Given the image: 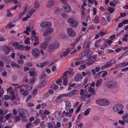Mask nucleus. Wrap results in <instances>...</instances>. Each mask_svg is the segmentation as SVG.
<instances>
[{"mask_svg": "<svg viewBox=\"0 0 128 128\" xmlns=\"http://www.w3.org/2000/svg\"><path fill=\"white\" fill-rule=\"evenodd\" d=\"M123 108L124 106L123 105L119 104L115 105L112 108L113 110L115 112H117L120 110H123Z\"/></svg>", "mask_w": 128, "mask_h": 128, "instance_id": "5", "label": "nucleus"}, {"mask_svg": "<svg viewBox=\"0 0 128 128\" xmlns=\"http://www.w3.org/2000/svg\"><path fill=\"white\" fill-rule=\"evenodd\" d=\"M88 50L83 51L80 54L79 56L80 57H82L86 56L87 54Z\"/></svg>", "mask_w": 128, "mask_h": 128, "instance_id": "18", "label": "nucleus"}, {"mask_svg": "<svg viewBox=\"0 0 128 128\" xmlns=\"http://www.w3.org/2000/svg\"><path fill=\"white\" fill-rule=\"evenodd\" d=\"M109 62H110V64L111 65H112V64H114L115 63L116 60L114 59H113Z\"/></svg>", "mask_w": 128, "mask_h": 128, "instance_id": "48", "label": "nucleus"}, {"mask_svg": "<svg viewBox=\"0 0 128 128\" xmlns=\"http://www.w3.org/2000/svg\"><path fill=\"white\" fill-rule=\"evenodd\" d=\"M34 68H31L30 70L29 71V74H30L31 72H34Z\"/></svg>", "mask_w": 128, "mask_h": 128, "instance_id": "63", "label": "nucleus"}, {"mask_svg": "<svg viewBox=\"0 0 128 128\" xmlns=\"http://www.w3.org/2000/svg\"><path fill=\"white\" fill-rule=\"evenodd\" d=\"M51 38V37L50 36H47L46 38V41L48 42H50Z\"/></svg>", "mask_w": 128, "mask_h": 128, "instance_id": "46", "label": "nucleus"}, {"mask_svg": "<svg viewBox=\"0 0 128 128\" xmlns=\"http://www.w3.org/2000/svg\"><path fill=\"white\" fill-rule=\"evenodd\" d=\"M34 7L36 8H37L39 6V3L38 1L36 2L34 4Z\"/></svg>", "mask_w": 128, "mask_h": 128, "instance_id": "36", "label": "nucleus"}, {"mask_svg": "<svg viewBox=\"0 0 128 128\" xmlns=\"http://www.w3.org/2000/svg\"><path fill=\"white\" fill-rule=\"evenodd\" d=\"M24 48V46L22 44H19L18 46L16 47V48L19 49L20 50H23Z\"/></svg>", "mask_w": 128, "mask_h": 128, "instance_id": "24", "label": "nucleus"}, {"mask_svg": "<svg viewBox=\"0 0 128 128\" xmlns=\"http://www.w3.org/2000/svg\"><path fill=\"white\" fill-rule=\"evenodd\" d=\"M60 46L58 43H54L49 44L48 47L47 52L49 53H52L56 49H57Z\"/></svg>", "mask_w": 128, "mask_h": 128, "instance_id": "2", "label": "nucleus"}, {"mask_svg": "<svg viewBox=\"0 0 128 128\" xmlns=\"http://www.w3.org/2000/svg\"><path fill=\"white\" fill-rule=\"evenodd\" d=\"M54 0H48L46 4V6L47 8H50L54 5Z\"/></svg>", "mask_w": 128, "mask_h": 128, "instance_id": "15", "label": "nucleus"}, {"mask_svg": "<svg viewBox=\"0 0 128 128\" xmlns=\"http://www.w3.org/2000/svg\"><path fill=\"white\" fill-rule=\"evenodd\" d=\"M66 104V110H68L70 108L71 106L70 102L68 100H66L65 102Z\"/></svg>", "mask_w": 128, "mask_h": 128, "instance_id": "14", "label": "nucleus"}, {"mask_svg": "<svg viewBox=\"0 0 128 128\" xmlns=\"http://www.w3.org/2000/svg\"><path fill=\"white\" fill-rule=\"evenodd\" d=\"M82 105V104L80 105L78 108L77 109V110H76V113H78L80 110V108H81V107Z\"/></svg>", "mask_w": 128, "mask_h": 128, "instance_id": "47", "label": "nucleus"}, {"mask_svg": "<svg viewBox=\"0 0 128 128\" xmlns=\"http://www.w3.org/2000/svg\"><path fill=\"white\" fill-rule=\"evenodd\" d=\"M61 112H59L58 111L55 112V115L56 118L58 120H60L61 118Z\"/></svg>", "mask_w": 128, "mask_h": 128, "instance_id": "12", "label": "nucleus"}, {"mask_svg": "<svg viewBox=\"0 0 128 128\" xmlns=\"http://www.w3.org/2000/svg\"><path fill=\"white\" fill-rule=\"evenodd\" d=\"M4 98L6 100H9L10 98L11 97L10 96H8L7 95H6L5 96Z\"/></svg>", "mask_w": 128, "mask_h": 128, "instance_id": "53", "label": "nucleus"}, {"mask_svg": "<svg viewBox=\"0 0 128 128\" xmlns=\"http://www.w3.org/2000/svg\"><path fill=\"white\" fill-rule=\"evenodd\" d=\"M62 4H63L66 6H64V8L65 10V12H66L68 13L70 12L71 11V7L68 5L67 4V0H60Z\"/></svg>", "mask_w": 128, "mask_h": 128, "instance_id": "3", "label": "nucleus"}, {"mask_svg": "<svg viewBox=\"0 0 128 128\" xmlns=\"http://www.w3.org/2000/svg\"><path fill=\"white\" fill-rule=\"evenodd\" d=\"M2 49L5 52V54H8L10 52V47L8 46H4L2 47Z\"/></svg>", "mask_w": 128, "mask_h": 128, "instance_id": "9", "label": "nucleus"}, {"mask_svg": "<svg viewBox=\"0 0 128 128\" xmlns=\"http://www.w3.org/2000/svg\"><path fill=\"white\" fill-rule=\"evenodd\" d=\"M67 31L68 35L70 36L74 37L76 36V32L72 29V28H68L67 29Z\"/></svg>", "mask_w": 128, "mask_h": 128, "instance_id": "7", "label": "nucleus"}, {"mask_svg": "<svg viewBox=\"0 0 128 128\" xmlns=\"http://www.w3.org/2000/svg\"><path fill=\"white\" fill-rule=\"evenodd\" d=\"M108 46L106 44H104V45H102V46L100 48V49L103 50L105 48H106Z\"/></svg>", "mask_w": 128, "mask_h": 128, "instance_id": "40", "label": "nucleus"}, {"mask_svg": "<svg viewBox=\"0 0 128 128\" xmlns=\"http://www.w3.org/2000/svg\"><path fill=\"white\" fill-rule=\"evenodd\" d=\"M126 15V12L120 13V16L122 17H124Z\"/></svg>", "mask_w": 128, "mask_h": 128, "instance_id": "60", "label": "nucleus"}, {"mask_svg": "<svg viewBox=\"0 0 128 128\" xmlns=\"http://www.w3.org/2000/svg\"><path fill=\"white\" fill-rule=\"evenodd\" d=\"M11 114L10 113L9 114H7L6 115V118L7 120H8L10 119V117Z\"/></svg>", "mask_w": 128, "mask_h": 128, "instance_id": "42", "label": "nucleus"}, {"mask_svg": "<svg viewBox=\"0 0 128 128\" xmlns=\"http://www.w3.org/2000/svg\"><path fill=\"white\" fill-rule=\"evenodd\" d=\"M65 114L66 116H68L69 114L68 112H66L65 110H64L63 112V115Z\"/></svg>", "mask_w": 128, "mask_h": 128, "instance_id": "59", "label": "nucleus"}, {"mask_svg": "<svg viewBox=\"0 0 128 128\" xmlns=\"http://www.w3.org/2000/svg\"><path fill=\"white\" fill-rule=\"evenodd\" d=\"M56 83L59 85L60 86V83L62 82V80L60 79L57 80L56 82Z\"/></svg>", "mask_w": 128, "mask_h": 128, "instance_id": "52", "label": "nucleus"}, {"mask_svg": "<svg viewBox=\"0 0 128 128\" xmlns=\"http://www.w3.org/2000/svg\"><path fill=\"white\" fill-rule=\"evenodd\" d=\"M102 25H106L108 24V22L106 20L105 18L104 17L102 18Z\"/></svg>", "mask_w": 128, "mask_h": 128, "instance_id": "28", "label": "nucleus"}, {"mask_svg": "<svg viewBox=\"0 0 128 128\" xmlns=\"http://www.w3.org/2000/svg\"><path fill=\"white\" fill-rule=\"evenodd\" d=\"M64 96V94L60 95L57 98V100H59L63 97Z\"/></svg>", "mask_w": 128, "mask_h": 128, "instance_id": "56", "label": "nucleus"}, {"mask_svg": "<svg viewBox=\"0 0 128 128\" xmlns=\"http://www.w3.org/2000/svg\"><path fill=\"white\" fill-rule=\"evenodd\" d=\"M8 26L9 27V28H10L13 27H14L15 25L12 24V23H10L8 24Z\"/></svg>", "mask_w": 128, "mask_h": 128, "instance_id": "61", "label": "nucleus"}, {"mask_svg": "<svg viewBox=\"0 0 128 128\" xmlns=\"http://www.w3.org/2000/svg\"><path fill=\"white\" fill-rule=\"evenodd\" d=\"M48 128H53V126L52 124L50 123H49L48 124Z\"/></svg>", "mask_w": 128, "mask_h": 128, "instance_id": "64", "label": "nucleus"}, {"mask_svg": "<svg viewBox=\"0 0 128 128\" xmlns=\"http://www.w3.org/2000/svg\"><path fill=\"white\" fill-rule=\"evenodd\" d=\"M29 74L30 76H36L37 74L36 72H31Z\"/></svg>", "mask_w": 128, "mask_h": 128, "instance_id": "41", "label": "nucleus"}, {"mask_svg": "<svg viewBox=\"0 0 128 128\" xmlns=\"http://www.w3.org/2000/svg\"><path fill=\"white\" fill-rule=\"evenodd\" d=\"M102 82V80L101 79H100L99 80L97 81L96 82V86L97 87L100 86L101 85Z\"/></svg>", "mask_w": 128, "mask_h": 128, "instance_id": "25", "label": "nucleus"}, {"mask_svg": "<svg viewBox=\"0 0 128 128\" xmlns=\"http://www.w3.org/2000/svg\"><path fill=\"white\" fill-rule=\"evenodd\" d=\"M18 113L19 114V116L20 117H26L23 109H19L18 110Z\"/></svg>", "mask_w": 128, "mask_h": 128, "instance_id": "11", "label": "nucleus"}, {"mask_svg": "<svg viewBox=\"0 0 128 128\" xmlns=\"http://www.w3.org/2000/svg\"><path fill=\"white\" fill-rule=\"evenodd\" d=\"M32 86H28L26 88V89L28 90H30L32 89Z\"/></svg>", "mask_w": 128, "mask_h": 128, "instance_id": "55", "label": "nucleus"}, {"mask_svg": "<svg viewBox=\"0 0 128 128\" xmlns=\"http://www.w3.org/2000/svg\"><path fill=\"white\" fill-rule=\"evenodd\" d=\"M92 54V52L91 51H89L88 50V52H87V55L88 56H90Z\"/></svg>", "mask_w": 128, "mask_h": 128, "instance_id": "62", "label": "nucleus"}, {"mask_svg": "<svg viewBox=\"0 0 128 128\" xmlns=\"http://www.w3.org/2000/svg\"><path fill=\"white\" fill-rule=\"evenodd\" d=\"M24 47L25 48V51L29 50L30 48V47L28 45Z\"/></svg>", "mask_w": 128, "mask_h": 128, "instance_id": "58", "label": "nucleus"}, {"mask_svg": "<svg viewBox=\"0 0 128 128\" xmlns=\"http://www.w3.org/2000/svg\"><path fill=\"white\" fill-rule=\"evenodd\" d=\"M48 44L46 42H44L40 46V48L43 50H45L47 47Z\"/></svg>", "mask_w": 128, "mask_h": 128, "instance_id": "16", "label": "nucleus"}, {"mask_svg": "<svg viewBox=\"0 0 128 128\" xmlns=\"http://www.w3.org/2000/svg\"><path fill=\"white\" fill-rule=\"evenodd\" d=\"M20 118L18 116H16L14 118L15 122L16 123V122L20 121Z\"/></svg>", "mask_w": 128, "mask_h": 128, "instance_id": "35", "label": "nucleus"}, {"mask_svg": "<svg viewBox=\"0 0 128 128\" xmlns=\"http://www.w3.org/2000/svg\"><path fill=\"white\" fill-rule=\"evenodd\" d=\"M6 15L8 17L12 16H13L11 13L10 10L8 9H7Z\"/></svg>", "mask_w": 128, "mask_h": 128, "instance_id": "33", "label": "nucleus"}, {"mask_svg": "<svg viewBox=\"0 0 128 128\" xmlns=\"http://www.w3.org/2000/svg\"><path fill=\"white\" fill-rule=\"evenodd\" d=\"M12 112H13V114L15 115H16L17 114V112L16 109H13L12 110Z\"/></svg>", "mask_w": 128, "mask_h": 128, "instance_id": "57", "label": "nucleus"}, {"mask_svg": "<svg viewBox=\"0 0 128 128\" xmlns=\"http://www.w3.org/2000/svg\"><path fill=\"white\" fill-rule=\"evenodd\" d=\"M91 110V109L90 108L86 109L84 113V115L85 116H87L89 114Z\"/></svg>", "mask_w": 128, "mask_h": 128, "instance_id": "26", "label": "nucleus"}, {"mask_svg": "<svg viewBox=\"0 0 128 128\" xmlns=\"http://www.w3.org/2000/svg\"><path fill=\"white\" fill-rule=\"evenodd\" d=\"M88 62H89L87 61V60H86V61L84 63V64H81V66L82 67L83 69H84L86 68V67L85 65L88 64Z\"/></svg>", "mask_w": 128, "mask_h": 128, "instance_id": "34", "label": "nucleus"}, {"mask_svg": "<svg viewBox=\"0 0 128 128\" xmlns=\"http://www.w3.org/2000/svg\"><path fill=\"white\" fill-rule=\"evenodd\" d=\"M46 84V82L44 80L42 81L41 83L38 86V88H40L44 86Z\"/></svg>", "mask_w": 128, "mask_h": 128, "instance_id": "20", "label": "nucleus"}, {"mask_svg": "<svg viewBox=\"0 0 128 128\" xmlns=\"http://www.w3.org/2000/svg\"><path fill=\"white\" fill-rule=\"evenodd\" d=\"M110 62H108L105 64L104 65L101 67V69L102 70L105 68H106L111 66L112 65Z\"/></svg>", "mask_w": 128, "mask_h": 128, "instance_id": "17", "label": "nucleus"}, {"mask_svg": "<svg viewBox=\"0 0 128 128\" xmlns=\"http://www.w3.org/2000/svg\"><path fill=\"white\" fill-rule=\"evenodd\" d=\"M94 20L95 21L96 23V24L99 23L100 21L99 19L98 16H96L94 18Z\"/></svg>", "mask_w": 128, "mask_h": 128, "instance_id": "31", "label": "nucleus"}, {"mask_svg": "<svg viewBox=\"0 0 128 128\" xmlns=\"http://www.w3.org/2000/svg\"><path fill=\"white\" fill-rule=\"evenodd\" d=\"M72 94H76L78 93V91L77 90H74L71 91Z\"/></svg>", "mask_w": 128, "mask_h": 128, "instance_id": "44", "label": "nucleus"}, {"mask_svg": "<svg viewBox=\"0 0 128 128\" xmlns=\"http://www.w3.org/2000/svg\"><path fill=\"white\" fill-rule=\"evenodd\" d=\"M96 103L102 106V100L100 99L97 100L96 101Z\"/></svg>", "mask_w": 128, "mask_h": 128, "instance_id": "23", "label": "nucleus"}, {"mask_svg": "<svg viewBox=\"0 0 128 128\" xmlns=\"http://www.w3.org/2000/svg\"><path fill=\"white\" fill-rule=\"evenodd\" d=\"M29 92L27 90L24 91L22 93V94L24 96H27Z\"/></svg>", "mask_w": 128, "mask_h": 128, "instance_id": "49", "label": "nucleus"}, {"mask_svg": "<svg viewBox=\"0 0 128 128\" xmlns=\"http://www.w3.org/2000/svg\"><path fill=\"white\" fill-rule=\"evenodd\" d=\"M30 38L28 37L24 41V43L25 44H28L30 42Z\"/></svg>", "mask_w": 128, "mask_h": 128, "instance_id": "43", "label": "nucleus"}, {"mask_svg": "<svg viewBox=\"0 0 128 128\" xmlns=\"http://www.w3.org/2000/svg\"><path fill=\"white\" fill-rule=\"evenodd\" d=\"M36 10L35 9H32L30 10L29 13V14H30V16H31Z\"/></svg>", "mask_w": 128, "mask_h": 128, "instance_id": "51", "label": "nucleus"}, {"mask_svg": "<svg viewBox=\"0 0 128 128\" xmlns=\"http://www.w3.org/2000/svg\"><path fill=\"white\" fill-rule=\"evenodd\" d=\"M108 10L109 11L110 13H113L115 10V8L113 7H109Z\"/></svg>", "mask_w": 128, "mask_h": 128, "instance_id": "27", "label": "nucleus"}, {"mask_svg": "<svg viewBox=\"0 0 128 128\" xmlns=\"http://www.w3.org/2000/svg\"><path fill=\"white\" fill-rule=\"evenodd\" d=\"M19 44V43L17 42H14L12 44V46H15L16 47L18 46Z\"/></svg>", "mask_w": 128, "mask_h": 128, "instance_id": "45", "label": "nucleus"}, {"mask_svg": "<svg viewBox=\"0 0 128 128\" xmlns=\"http://www.w3.org/2000/svg\"><path fill=\"white\" fill-rule=\"evenodd\" d=\"M63 54H64V57L66 56L69 53L66 50L65 51H64L63 52Z\"/></svg>", "mask_w": 128, "mask_h": 128, "instance_id": "50", "label": "nucleus"}, {"mask_svg": "<svg viewBox=\"0 0 128 128\" xmlns=\"http://www.w3.org/2000/svg\"><path fill=\"white\" fill-rule=\"evenodd\" d=\"M105 86L110 89L117 88H118V84L116 81L111 80L105 83Z\"/></svg>", "mask_w": 128, "mask_h": 128, "instance_id": "1", "label": "nucleus"}, {"mask_svg": "<svg viewBox=\"0 0 128 128\" xmlns=\"http://www.w3.org/2000/svg\"><path fill=\"white\" fill-rule=\"evenodd\" d=\"M82 75L80 74H77L75 76L74 78L75 80L77 82L79 81V79H81L82 78Z\"/></svg>", "mask_w": 128, "mask_h": 128, "instance_id": "13", "label": "nucleus"}, {"mask_svg": "<svg viewBox=\"0 0 128 128\" xmlns=\"http://www.w3.org/2000/svg\"><path fill=\"white\" fill-rule=\"evenodd\" d=\"M46 26H47V27L50 28L52 26V24L50 22H46Z\"/></svg>", "mask_w": 128, "mask_h": 128, "instance_id": "39", "label": "nucleus"}, {"mask_svg": "<svg viewBox=\"0 0 128 128\" xmlns=\"http://www.w3.org/2000/svg\"><path fill=\"white\" fill-rule=\"evenodd\" d=\"M128 37V34H126L124 36V37L122 38V40L123 41L126 42L127 40L128 39L127 38Z\"/></svg>", "mask_w": 128, "mask_h": 128, "instance_id": "38", "label": "nucleus"}, {"mask_svg": "<svg viewBox=\"0 0 128 128\" xmlns=\"http://www.w3.org/2000/svg\"><path fill=\"white\" fill-rule=\"evenodd\" d=\"M63 84L65 86H67L68 85V79L65 78L64 80Z\"/></svg>", "mask_w": 128, "mask_h": 128, "instance_id": "32", "label": "nucleus"}, {"mask_svg": "<svg viewBox=\"0 0 128 128\" xmlns=\"http://www.w3.org/2000/svg\"><path fill=\"white\" fill-rule=\"evenodd\" d=\"M53 31V29L51 28H47L45 32L43 34L44 36H46L51 34Z\"/></svg>", "mask_w": 128, "mask_h": 128, "instance_id": "8", "label": "nucleus"}, {"mask_svg": "<svg viewBox=\"0 0 128 128\" xmlns=\"http://www.w3.org/2000/svg\"><path fill=\"white\" fill-rule=\"evenodd\" d=\"M88 91L91 93L92 95H94L96 94L95 91L94 90V89L91 87L90 88L88 89Z\"/></svg>", "mask_w": 128, "mask_h": 128, "instance_id": "21", "label": "nucleus"}, {"mask_svg": "<svg viewBox=\"0 0 128 128\" xmlns=\"http://www.w3.org/2000/svg\"><path fill=\"white\" fill-rule=\"evenodd\" d=\"M64 96L71 97L72 96H73V95L72 94H71V93L70 92L64 94Z\"/></svg>", "mask_w": 128, "mask_h": 128, "instance_id": "37", "label": "nucleus"}, {"mask_svg": "<svg viewBox=\"0 0 128 128\" xmlns=\"http://www.w3.org/2000/svg\"><path fill=\"white\" fill-rule=\"evenodd\" d=\"M32 54L33 56L35 58L39 56L40 54V52L39 49L37 48L33 49L32 50Z\"/></svg>", "mask_w": 128, "mask_h": 128, "instance_id": "6", "label": "nucleus"}, {"mask_svg": "<svg viewBox=\"0 0 128 128\" xmlns=\"http://www.w3.org/2000/svg\"><path fill=\"white\" fill-rule=\"evenodd\" d=\"M97 54H96L95 55H94L93 56H91L88 59V60H87V61L88 62H90V61H91L92 62V63H89L88 64V65H90L91 64H92L93 63H94L95 62V61L94 60H92L91 59L92 58H93L94 60H96V58L97 56Z\"/></svg>", "mask_w": 128, "mask_h": 128, "instance_id": "10", "label": "nucleus"}, {"mask_svg": "<svg viewBox=\"0 0 128 128\" xmlns=\"http://www.w3.org/2000/svg\"><path fill=\"white\" fill-rule=\"evenodd\" d=\"M102 106H107L110 104L109 101L106 100H102Z\"/></svg>", "mask_w": 128, "mask_h": 128, "instance_id": "19", "label": "nucleus"}, {"mask_svg": "<svg viewBox=\"0 0 128 128\" xmlns=\"http://www.w3.org/2000/svg\"><path fill=\"white\" fill-rule=\"evenodd\" d=\"M40 26L42 28H47L46 26V22H42L40 24Z\"/></svg>", "mask_w": 128, "mask_h": 128, "instance_id": "30", "label": "nucleus"}, {"mask_svg": "<svg viewBox=\"0 0 128 128\" xmlns=\"http://www.w3.org/2000/svg\"><path fill=\"white\" fill-rule=\"evenodd\" d=\"M62 10V9L58 8L55 10L54 13L56 14H60Z\"/></svg>", "mask_w": 128, "mask_h": 128, "instance_id": "29", "label": "nucleus"}, {"mask_svg": "<svg viewBox=\"0 0 128 128\" xmlns=\"http://www.w3.org/2000/svg\"><path fill=\"white\" fill-rule=\"evenodd\" d=\"M122 119L126 122H128V115H123L122 116Z\"/></svg>", "mask_w": 128, "mask_h": 128, "instance_id": "22", "label": "nucleus"}, {"mask_svg": "<svg viewBox=\"0 0 128 128\" xmlns=\"http://www.w3.org/2000/svg\"><path fill=\"white\" fill-rule=\"evenodd\" d=\"M61 15L62 17L64 18H66L68 17L67 14L64 13H62L61 14Z\"/></svg>", "mask_w": 128, "mask_h": 128, "instance_id": "54", "label": "nucleus"}, {"mask_svg": "<svg viewBox=\"0 0 128 128\" xmlns=\"http://www.w3.org/2000/svg\"><path fill=\"white\" fill-rule=\"evenodd\" d=\"M68 22L70 24V25L73 28L76 27L78 25V22L74 20L73 18H70L68 20Z\"/></svg>", "mask_w": 128, "mask_h": 128, "instance_id": "4", "label": "nucleus"}]
</instances>
